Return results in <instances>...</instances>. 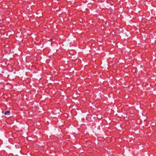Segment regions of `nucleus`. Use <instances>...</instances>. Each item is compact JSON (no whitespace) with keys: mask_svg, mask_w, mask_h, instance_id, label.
Masks as SVG:
<instances>
[{"mask_svg":"<svg viewBox=\"0 0 156 156\" xmlns=\"http://www.w3.org/2000/svg\"><path fill=\"white\" fill-rule=\"evenodd\" d=\"M10 113V111L9 110H8L5 112L4 115H9Z\"/></svg>","mask_w":156,"mask_h":156,"instance_id":"nucleus-1","label":"nucleus"}]
</instances>
